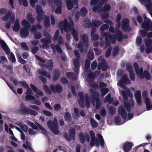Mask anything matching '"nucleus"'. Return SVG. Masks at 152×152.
<instances>
[{
    "mask_svg": "<svg viewBox=\"0 0 152 152\" xmlns=\"http://www.w3.org/2000/svg\"><path fill=\"white\" fill-rule=\"evenodd\" d=\"M43 87L45 92L49 95L52 94L51 91L53 93L56 91L59 94L62 93L63 90V87L60 84L51 85L50 86V89L46 84H44Z\"/></svg>",
    "mask_w": 152,
    "mask_h": 152,
    "instance_id": "obj_1",
    "label": "nucleus"
},
{
    "mask_svg": "<svg viewBox=\"0 0 152 152\" xmlns=\"http://www.w3.org/2000/svg\"><path fill=\"white\" fill-rule=\"evenodd\" d=\"M17 113L22 115L30 114L36 116L38 114L37 112L31 109L27 108L23 103L20 105V108L17 110Z\"/></svg>",
    "mask_w": 152,
    "mask_h": 152,
    "instance_id": "obj_2",
    "label": "nucleus"
},
{
    "mask_svg": "<svg viewBox=\"0 0 152 152\" xmlns=\"http://www.w3.org/2000/svg\"><path fill=\"white\" fill-rule=\"evenodd\" d=\"M80 40L82 42H80L77 44V48H79L80 52L83 53L84 51V46L86 48H87L89 46V42L88 37L86 34H84L80 36Z\"/></svg>",
    "mask_w": 152,
    "mask_h": 152,
    "instance_id": "obj_3",
    "label": "nucleus"
},
{
    "mask_svg": "<svg viewBox=\"0 0 152 152\" xmlns=\"http://www.w3.org/2000/svg\"><path fill=\"white\" fill-rule=\"evenodd\" d=\"M74 53L77 58L74 59L73 60V64L75 66L73 69V70L76 74H77L79 73L80 67L79 61L80 59V56L79 53L77 50H74Z\"/></svg>",
    "mask_w": 152,
    "mask_h": 152,
    "instance_id": "obj_4",
    "label": "nucleus"
},
{
    "mask_svg": "<svg viewBox=\"0 0 152 152\" xmlns=\"http://www.w3.org/2000/svg\"><path fill=\"white\" fill-rule=\"evenodd\" d=\"M144 21L142 23V28L145 31H152V22L146 16L144 17Z\"/></svg>",
    "mask_w": 152,
    "mask_h": 152,
    "instance_id": "obj_5",
    "label": "nucleus"
},
{
    "mask_svg": "<svg viewBox=\"0 0 152 152\" xmlns=\"http://www.w3.org/2000/svg\"><path fill=\"white\" fill-rule=\"evenodd\" d=\"M76 132L74 128L71 127L69 131V134L67 133L64 134V137L67 141H70L71 140H75V139Z\"/></svg>",
    "mask_w": 152,
    "mask_h": 152,
    "instance_id": "obj_6",
    "label": "nucleus"
},
{
    "mask_svg": "<svg viewBox=\"0 0 152 152\" xmlns=\"http://www.w3.org/2000/svg\"><path fill=\"white\" fill-rule=\"evenodd\" d=\"M47 125L50 131L55 135H57L59 133L58 130V125L53 123V121L49 120L47 121Z\"/></svg>",
    "mask_w": 152,
    "mask_h": 152,
    "instance_id": "obj_7",
    "label": "nucleus"
},
{
    "mask_svg": "<svg viewBox=\"0 0 152 152\" xmlns=\"http://www.w3.org/2000/svg\"><path fill=\"white\" fill-rule=\"evenodd\" d=\"M123 103H124V106L128 112H130L131 111V106L132 107H134V103L133 100L132 99L129 100V102H127L128 98L127 96H123Z\"/></svg>",
    "mask_w": 152,
    "mask_h": 152,
    "instance_id": "obj_8",
    "label": "nucleus"
},
{
    "mask_svg": "<svg viewBox=\"0 0 152 152\" xmlns=\"http://www.w3.org/2000/svg\"><path fill=\"white\" fill-rule=\"evenodd\" d=\"M129 23V20L127 18H125L122 20L121 29L124 32H129L131 30Z\"/></svg>",
    "mask_w": 152,
    "mask_h": 152,
    "instance_id": "obj_9",
    "label": "nucleus"
},
{
    "mask_svg": "<svg viewBox=\"0 0 152 152\" xmlns=\"http://www.w3.org/2000/svg\"><path fill=\"white\" fill-rule=\"evenodd\" d=\"M138 75L141 79L145 78L148 80H150L151 79L150 75L147 70H145L143 72V68L142 67L140 68V73Z\"/></svg>",
    "mask_w": 152,
    "mask_h": 152,
    "instance_id": "obj_10",
    "label": "nucleus"
},
{
    "mask_svg": "<svg viewBox=\"0 0 152 152\" xmlns=\"http://www.w3.org/2000/svg\"><path fill=\"white\" fill-rule=\"evenodd\" d=\"M73 28V26H71L70 23H68V20L66 19H65L63 21V29L64 31L65 32H70Z\"/></svg>",
    "mask_w": 152,
    "mask_h": 152,
    "instance_id": "obj_11",
    "label": "nucleus"
},
{
    "mask_svg": "<svg viewBox=\"0 0 152 152\" xmlns=\"http://www.w3.org/2000/svg\"><path fill=\"white\" fill-rule=\"evenodd\" d=\"M125 83L127 85L130 84V81L129 79L127 77L126 74H124L122 77L121 80L120 81V84L121 87L123 88L125 86L123 84Z\"/></svg>",
    "mask_w": 152,
    "mask_h": 152,
    "instance_id": "obj_12",
    "label": "nucleus"
},
{
    "mask_svg": "<svg viewBox=\"0 0 152 152\" xmlns=\"http://www.w3.org/2000/svg\"><path fill=\"white\" fill-rule=\"evenodd\" d=\"M78 94L80 98V99L78 100V103L81 107L84 108L85 107V105L84 104V98L83 93V92H80L78 93Z\"/></svg>",
    "mask_w": 152,
    "mask_h": 152,
    "instance_id": "obj_13",
    "label": "nucleus"
},
{
    "mask_svg": "<svg viewBox=\"0 0 152 152\" xmlns=\"http://www.w3.org/2000/svg\"><path fill=\"white\" fill-rule=\"evenodd\" d=\"M133 145V144L131 142H124L123 146L124 152H128L131 149Z\"/></svg>",
    "mask_w": 152,
    "mask_h": 152,
    "instance_id": "obj_14",
    "label": "nucleus"
},
{
    "mask_svg": "<svg viewBox=\"0 0 152 152\" xmlns=\"http://www.w3.org/2000/svg\"><path fill=\"white\" fill-rule=\"evenodd\" d=\"M115 35L116 40L119 42L121 41L124 38L126 39L127 37L126 35V37H124L122 32L120 30H118L115 32Z\"/></svg>",
    "mask_w": 152,
    "mask_h": 152,
    "instance_id": "obj_15",
    "label": "nucleus"
},
{
    "mask_svg": "<svg viewBox=\"0 0 152 152\" xmlns=\"http://www.w3.org/2000/svg\"><path fill=\"white\" fill-rule=\"evenodd\" d=\"M29 29L23 28L20 29V35L21 38H26L28 37L29 34Z\"/></svg>",
    "mask_w": 152,
    "mask_h": 152,
    "instance_id": "obj_16",
    "label": "nucleus"
},
{
    "mask_svg": "<svg viewBox=\"0 0 152 152\" xmlns=\"http://www.w3.org/2000/svg\"><path fill=\"white\" fill-rule=\"evenodd\" d=\"M53 76L52 77V80L56 81L58 80L61 76L60 70L58 69H56L53 71Z\"/></svg>",
    "mask_w": 152,
    "mask_h": 152,
    "instance_id": "obj_17",
    "label": "nucleus"
},
{
    "mask_svg": "<svg viewBox=\"0 0 152 152\" xmlns=\"http://www.w3.org/2000/svg\"><path fill=\"white\" fill-rule=\"evenodd\" d=\"M134 96L139 106H140L142 102V98L141 92L140 91H136Z\"/></svg>",
    "mask_w": 152,
    "mask_h": 152,
    "instance_id": "obj_18",
    "label": "nucleus"
},
{
    "mask_svg": "<svg viewBox=\"0 0 152 152\" xmlns=\"http://www.w3.org/2000/svg\"><path fill=\"white\" fill-rule=\"evenodd\" d=\"M30 86L33 91L37 95L40 96H42L43 95V93L42 91L38 89L33 84L30 83Z\"/></svg>",
    "mask_w": 152,
    "mask_h": 152,
    "instance_id": "obj_19",
    "label": "nucleus"
},
{
    "mask_svg": "<svg viewBox=\"0 0 152 152\" xmlns=\"http://www.w3.org/2000/svg\"><path fill=\"white\" fill-rule=\"evenodd\" d=\"M0 43L2 49L5 51L6 54H9L10 50L5 42L2 40H1Z\"/></svg>",
    "mask_w": 152,
    "mask_h": 152,
    "instance_id": "obj_20",
    "label": "nucleus"
},
{
    "mask_svg": "<svg viewBox=\"0 0 152 152\" xmlns=\"http://www.w3.org/2000/svg\"><path fill=\"white\" fill-rule=\"evenodd\" d=\"M50 46L53 51L56 50L57 52L60 54H62L63 51L62 49L58 45H55L54 44H52L50 45Z\"/></svg>",
    "mask_w": 152,
    "mask_h": 152,
    "instance_id": "obj_21",
    "label": "nucleus"
},
{
    "mask_svg": "<svg viewBox=\"0 0 152 152\" xmlns=\"http://www.w3.org/2000/svg\"><path fill=\"white\" fill-rule=\"evenodd\" d=\"M118 112L120 114L123 120H125L126 119L127 113L125 110L122 107H121L120 108L118 109Z\"/></svg>",
    "mask_w": 152,
    "mask_h": 152,
    "instance_id": "obj_22",
    "label": "nucleus"
},
{
    "mask_svg": "<svg viewBox=\"0 0 152 152\" xmlns=\"http://www.w3.org/2000/svg\"><path fill=\"white\" fill-rule=\"evenodd\" d=\"M97 68L98 70L102 69L103 71H105L107 69V66L104 61H102L101 62L98 64Z\"/></svg>",
    "mask_w": 152,
    "mask_h": 152,
    "instance_id": "obj_23",
    "label": "nucleus"
},
{
    "mask_svg": "<svg viewBox=\"0 0 152 152\" xmlns=\"http://www.w3.org/2000/svg\"><path fill=\"white\" fill-rule=\"evenodd\" d=\"M66 75L67 78L73 81H75L77 79L76 75L74 73L67 72L66 73Z\"/></svg>",
    "mask_w": 152,
    "mask_h": 152,
    "instance_id": "obj_24",
    "label": "nucleus"
},
{
    "mask_svg": "<svg viewBox=\"0 0 152 152\" xmlns=\"http://www.w3.org/2000/svg\"><path fill=\"white\" fill-rule=\"evenodd\" d=\"M102 22L100 20H96L92 19L91 23V27L96 28L99 26Z\"/></svg>",
    "mask_w": 152,
    "mask_h": 152,
    "instance_id": "obj_25",
    "label": "nucleus"
},
{
    "mask_svg": "<svg viewBox=\"0 0 152 152\" xmlns=\"http://www.w3.org/2000/svg\"><path fill=\"white\" fill-rule=\"evenodd\" d=\"M145 102L147 110H150L152 109V104L150 102L149 98H146Z\"/></svg>",
    "mask_w": 152,
    "mask_h": 152,
    "instance_id": "obj_26",
    "label": "nucleus"
},
{
    "mask_svg": "<svg viewBox=\"0 0 152 152\" xmlns=\"http://www.w3.org/2000/svg\"><path fill=\"white\" fill-rule=\"evenodd\" d=\"M21 25L23 27V28H30L31 27V25L25 19H23L22 20Z\"/></svg>",
    "mask_w": 152,
    "mask_h": 152,
    "instance_id": "obj_27",
    "label": "nucleus"
},
{
    "mask_svg": "<svg viewBox=\"0 0 152 152\" xmlns=\"http://www.w3.org/2000/svg\"><path fill=\"white\" fill-rule=\"evenodd\" d=\"M73 38L75 41H78V35L77 33L76 30L74 28L72 29V30L70 31Z\"/></svg>",
    "mask_w": 152,
    "mask_h": 152,
    "instance_id": "obj_28",
    "label": "nucleus"
},
{
    "mask_svg": "<svg viewBox=\"0 0 152 152\" xmlns=\"http://www.w3.org/2000/svg\"><path fill=\"white\" fill-rule=\"evenodd\" d=\"M85 104L87 108H88L90 106L89 97L87 94H85L84 95Z\"/></svg>",
    "mask_w": 152,
    "mask_h": 152,
    "instance_id": "obj_29",
    "label": "nucleus"
},
{
    "mask_svg": "<svg viewBox=\"0 0 152 152\" xmlns=\"http://www.w3.org/2000/svg\"><path fill=\"white\" fill-rule=\"evenodd\" d=\"M26 18L28 21L31 24L33 23L35 21V19L33 17V15L31 13H28L26 15Z\"/></svg>",
    "mask_w": 152,
    "mask_h": 152,
    "instance_id": "obj_30",
    "label": "nucleus"
},
{
    "mask_svg": "<svg viewBox=\"0 0 152 152\" xmlns=\"http://www.w3.org/2000/svg\"><path fill=\"white\" fill-rule=\"evenodd\" d=\"M90 123L92 127L96 128L98 126V123L96 121L92 118H91L90 119Z\"/></svg>",
    "mask_w": 152,
    "mask_h": 152,
    "instance_id": "obj_31",
    "label": "nucleus"
},
{
    "mask_svg": "<svg viewBox=\"0 0 152 152\" xmlns=\"http://www.w3.org/2000/svg\"><path fill=\"white\" fill-rule=\"evenodd\" d=\"M126 70L129 73H132L133 72V67L130 63L128 62L126 64Z\"/></svg>",
    "mask_w": 152,
    "mask_h": 152,
    "instance_id": "obj_32",
    "label": "nucleus"
},
{
    "mask_svg": "<svg viewBox=\"0 0 152 152\" xmlns=\"http://www.w3.org/2000/svg\"><path fill=\"white\" fill-rule=\"evenodd\" d=\"M110 5L108 4H105L101 9L100 10L102 12H105L110 10L111 9Z\"/></svg>",
    "mask_w": 152,
    "mask_h": 152,
    "instance_id": "obj_33",
    "label": "nucleus"
},
{
    "mask_svg": "<svg viewBox=\"0 0 152 152\" xmlns=\"http://www.w3.org/2000/svg\"><path fill=\"white\" fill-rule=\"evenodd\" d=\"M80 12L81 16L82 17H84L86 16L88 12L86 8L83 7L80 9Z\"/></svg>",
    "mask_w": 152,
    "mask_h": 152,
    "instance_id": "obj_34",
    "label": "nucleus"
},
{
    "mask_svg": "<svg viewBox=\"0 0 152 152\" xmlns=\"http://www.w3.org/2000/svg\"><path fill=\"white\" fill-rule=\"evenodd\" d=\"M65 120L68 122H70L71 120V116L69 112H66L65 113L64 116Z\"/></svg>",
    "mask_w": 152,
    "mask_h": 152,
    "instance_id": "obj_35",
    "label": "nucleus"
},
{
    "mask_svg": "<svg viewBox=\"0 0 152 152\" xmlns=\"http://www.w3.org/2000/svg\"><path fill=\"white\" fill-rule=\"evenodd\" d=\"M94 58V53L92 51H89L87 55V58L89 61H91Z\"/></svg>",
    "mask_w": 152,
    "mask_h": 152,
    "instance_id": "obj_36",
    "label": "nucleus"
},
{
    "mask_svg": "<svg viewBox=\"0 0 152 152\" xmlns=\"http://www.w3.org/2000/svg\"><path fill=\"white\" fill-rule=\"evenodd\" d=\"M84 27L86 28H89L91 27V23L90 21L88 18L84 20Z\"/></svg>",
    "mask_w": 152,
    "mask_h": 152,
    "instance_id": "obj_37",
    "label": "nucleus"
},
{
    "mask_svg": "<svg viewBox=\"0 0 152 152\" xmlns=\"http://www.w3.org/2000/svg\"><path fill=\"white\" fill-rule=\"evenodd\" d=\"M44 23L45 26L49 27L50 26L49 17L48 16H45V17Z\"/></svg>",
    "mask_w": 152,
    "mask_h": 152,
    "instance_id": "obj_38",
    "label": "nucleus"
},
{
    "mask_svg": "<svg viewBox=\"0 0 152 152\" xmlns=\"http://www.w3.org/2000/svg\"><path fill=\"white\" fill-rule=\"evenodd\" d=\"M53 62L51 60L49 61L47 64V69L49 71H52L53 68Z\"/></svg>",
    "mask_w": 152,
    "mask_h": 152,
    "instance_id": "obj_39",
    "label": "nucleus"
},
{
    "mask_svg": "<svg viewBox=\"0 0 152 152\" xmlns=\"http://www.w3.org/2000/svg\"><path fill=\"white\" fill-rule=\"evenodd\" d=\"M18 125L24 132L26 133L27 132L28 127L26 124H23L22 123H19Z\"/></svg>",
    "mask_w": 152,
    "mask_h": 152,
    "instance_id": "obj_40",
    "label": "nucleus"
},
{
    "mask_svg": "<svg viewBox=\"0 0 152 152\" xmlns=\"http://www.w3.org/2000/svg\"><path fill=\"white\" fill-rule=\"evenodd\" d=\"M26 145L24 144L23 145V146L27 149L28 150L30 151L33 152V150L30 145V142L28 141H27L26 142Z\"/></svg>",
    "mask_w": 152,
    "mask_h": 152,
    "instance_id": "obj_41",
    "label": "nucleus"
},
{
    "mask_svg": "<svg viewBox=\"0 0 152 152\" xmlns=\"http://www.w3.org/2000/svg\"><path fill=\"white\" fill-rule=\"evenodd\" d=\"M40 41L43 44L48 45L51 42V40L50 38H43L41 39Z\"/></svg>",
    "mask_w": 152,
    "mask_h": 152,
    "instance_id": "obj_42",
    "label": "nucleus"
},
{
    "mask_svg": "<svg viewBox=\"0 0 152 152\" xmlns=\"http://www.w3.org/2000/svg\"><path fill=\"white\" fill-rule=\"evenodd\" d=\"M119 50L118 46H116L114 48L112 52V55L113 57L115 56L117 54Z\"/></svg>",
    "mask_w": 152,
    "mask_h": 152,
    "instance_id": "obj_43",
    "label": "nucleus"
},
{
    "mask_svg": "<svg viewBox=\"0 0 152 152\" xmlns=\"http://www.w3.org/2000/svg\"><path fill=\"white\" fill-rule=\"evenodd\" d=\"M109 28V26L106 24H103L101 26L100 30L101 33H103L104 30H107Z\"/></svg>",
    "mask_w": 152,
    "mask_h": 152,
    "instance_id": "obj_44",
    "label": "nucleus"
},
{
    "mask_svg": "<svg viewBox=\"0 0 152 152\" xmlns=\"http://www.w3.org/2000/svg\"><path fill=\"white\" fill-rule=\"evenodd\" d=\"M133 66L136 73L137 74H139L140 70L139 65L136 62H135L134 63Z\"/></svg>",
    "mask_w": 152,
    "mask_h": 152,
    "instance_id": "obj_45",
    "label": "nucleus"
},
{
    "mask_svg": "<svg viewBox=\"0 0 152 152\" xmlns=\"http://www.w3.org/2000/svg\"><path fill=\"white\" fill-rule=\"evenodd\" d=\"M79 137L82 144H84L85 142V138L84 134L83 133H80L79 134Z\"/></svg>",
    "mask_w": 152,
    "mask_h": 152,
    "instance_id": "obj_46",
    "label": "nucleus"
},
{
    "mask_svg": "<svg viewBox=\"0 0 152 152\" xmlns=\"http://www.w3.org/2000/svg\"><path fill=\"white\" fill-rule=\"evenodd\" d=\"M57 8L55 10V12L56 14H61L62 13V5L56 6Z\"/></svg>",
    "mask_w": 152,
    "mask_h": 152,
    "instance_id": "obj_47",
    "label": "nucleus"
},
{
    "mask_svg": "<svg viewBox=\"0 0 152 152\" xmlns=\"http://www.w3.org/2000/svg\"><path fill=\"white\" fill-rule=\"evenodd\" d=\"M111 50L112 47L110 46L105 52V56L106 58H108L110 56L111 54Z\"/></svg>",
    "mask_w": 152,
    "mask_h": 152,
    "instance_id": "obj_48",
    "label": "nucleus"
},
{
    "mask_svg": "<svg viewBox=\"0 0 152 152\" xmlns=\"http://www.w3.org/2000/svg\"><path fill=\"white\" fill-rule=\"evenodd\" d=\"M109 38L112 44H114L115 43L116 38L115 34L112 35L111 34H110Z\"/></svg>",
    "mask_w": 152,
    "mask_h": 152,
    "instance_id": "obj_49",
    "label": "nucleus"
},
{
    "mask_svg": "<svg viewBox=\"0 0 152 152\" xmlns=\"http://www.w3.org/2000/svg\"><path fill=\"white\" fill-rule=\"evenodd\" d=\"M8 58L12 63H14L16 61V59L15 56L12 53H10L9 57H8Z\"/></svg>",
    "mask_w": 152,
    "mask_h": 152,
    "instance_id": "obj_50",
    "label": "nucleus"
},
{
    "mask_svg": "<svg viewBox=\"0 0 152 152\" xmlns=\"http://www.w3.org/2000/svg\"><path fill=\"white\" fill-rule=\"evenodd\" d=\"M20 45L24 50L27 51L29 50L28 47L25 42L21 43Z\"/></svg>",
    "mask_w": 152,
    "mask_h": 152,
    "instance_id": "obj_51",
    "label": "nucleus"
},
{
    "mask_svg": "<svg viewBox=\"0 0 152 152\" xmlns=\"http://www.w3.org/2000/svg\"><path fill=\"white\" fill-rule=\"evenodd\" d=\"M36 12L37 14L43 13V10L39 5H37L36 7Z\"/></svg>",
    "mask_w": 152,
    "mask_h": 152,
    "instance_id": "obj_52",
    "label": "nucleus"
},
{
    "mask_svg": "<svg viewBox=\"0 0 152 152\" xmlns=\"http://www.w3.org/2000/svg\"><path fill=\"white\" fill-rule=\"evenodd\" d=\"M27 124L28 125L31 126L33 129L35 130H37L38 129V127L37 126H37H36L33 123L30 121H28Z\"/></svg>",
    "mask_w": 152,
    "mask_h": 152,
    "instance_id": "obj_53",
    "label": "nucleus"
},
{
    "mask_svg": "<svg viewBox=\"0 0 152 152\" xmlns=\"http://www.w3.org/2000/svg\"><path fill=\"white\" fill-rule=\"evenodd\" d=\"M38 73L39 74H40L42 76L46 77L47 75V72L46 71L42 70L40 69L38 70Z\"/></svg>",
    "mask_w": 152,
    "mask_h": 152,
    "instance_id": "obj_54",
    "label": "nucleus"
},
{
    "mask_svg": "<svg viewBox=\"0 0 152 152\" xmlns=\"http://www.w3.org/2000/svg\"><path fill=\"white\" fill-rule=\"evenodd\" d=\"M42 37V35L40 32H36L34 34V38L36 39H40Z\"/></svg>",
    "mask_w": 152,
    "mask_h": 152,
    "instance_id": "obj_55",
    "label": "nucleus"
},
{
    "mask_svg": "<svg viewBox=\"0 0 152 152\" xmlns=\"http://www.w3.org/2000/svg\"><path fill=\"white\" fill-rule=\"evenodd\" d=\"M109 111L110 113L113 115L115 113V109L113 106H110L109 108Z\"/></svg>",
    "mask_w": 152,
    "mask_h": 152,
    "instance_id": "obj_56",
    "label": "nucleus"
},
{
    "mask_svg": "<svg viewBox=\"0 0 152 152\" xmlns=\"http://www.w3.org/2000/svg\"><path fill=\"white\" fill-rule=\"evenodd\" d=\"M101 106V102L99 99H96V109H98Z\"/></svg>",
    "mask_w": 152,
    "mask_h": 152,
    "instance_id": "obj_57",
    "label": "nucleus"
},
{
    "mask_svg": "<svg viewBox=\"0 0 152 152\" xmlns=\"http://www.w3.org/2000/svg\"><path fill=\"white\" fill-rule=\"evenodd\" d=\"M54 110L56 111H58L60 110L61 108V106L59 104H56L54 105Z\"/></svg>",
    "mask_w": 152,
    "mask_h": 152,
    "instance_id": "obj_58",
    "label": "nucleus"
},
{
    "mask_svg": "<svg viewBox=\"0 0 152 152\" xmlns=\"http://www.w3.org/2000/svg\"><path fill=\"white\" fill-rule=\"evenodd\" d=\"M25 99L27 100H35V98L31 95H26L25 96Z\"/></svg>",
    "mask_w": 152,
    "mask_h": 152,
    "instance_id": "obj_59",
    "label": "nucleus"
},
{
    "mask_svg": "<svg viewBox=\"0 0 152 152\" xmlns=\"http://www.w3.org/2000/svg\"><path fill=\"white\" fill-rule=\"evenodd\" d=\"M142 41V38L140 36L138 37L136 39V42L138 46H140L141 44Z\"/></svg>",
    "mask_w": 152,
    "mask_h": 152,
    "instance_id": "obj_60",
    "label": "nucleus"
},
{
    "mask_svg": "<svg viewBox=\"0 0 152 152\" xmlns=\"http://www.w3.org/2000/svg\"><path fill=\"white\" fill-rule=\"evenodd\" d=\"M43 13H40L38 14V15L37 16V20L38 22H39L43 18Z\"/></svg>",
    "mask_w": 152,
    "mask_h": 152,
    "instance_id": "obj_61",
    "label": "nucleus"
},
{
    "mask_svg": "<svg viewBox=\"0 0 152 152\" xmlns=\"http://www.w3.org/2000/svg\"><path fill=\"white\" fill-rule=\"evenodd\" d=\"M19 83L21 85V86L24 88H27L28 87V86L26 81H20Z\"/></svg>",
    "mask_w": 152,
    "mask_h": 152,
    "instance_id": "obj_62",
    "label": "nucleus"
},
{
    "mask_svg": "<svg viewBox=\"0 0 152 152\" xmlns=\"http://www.w3.org/2000/svg\"><path fill=\"white\" fill-rule=\"evenodd\" d=\"M109 89L108 88H105L101 90V93L102 95L104 96L108 92Z\"/></svg>",
    "mask_w": 152,
    "mask_h": 152,
    "instance_id": "obj_63",
    "label": "nucleus"
},
{
    "mask_svg": "<svg viewBox=\"0 0 152 152\" xmlns=\"http://www.w3.org/2000/svg\"><path fill=\"white\" fill-rule=\"evenodd\" d=\"M60 81L64 84H68L69 82L67 79L64 77H62L60 79Z\"/></svg>",
    "mask_w": 152,
    "mask_h": 152,
    "instance_id": "obj_64",
    "label": "nucleus"
}]
</instances>
